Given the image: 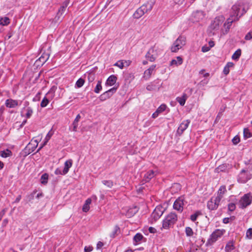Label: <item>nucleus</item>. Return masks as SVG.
Segmentation results:
<instances>
[{
    "label": "nucleus",
    "instance_id": "f257e3e1",
    "mask_svg": "<svg viewBox=\"0 0 252 252\" xmlns=\"http://www.w3.org/2000/svg\"><path fill=\"white\" fill-rule=\"evenodd\" d=\"M246 12L244 7H243V2L242 1H238L234 5L231 9V12L229 18L227 19L226 22L224 24L223 27L224 31L222 30L221 32L223 34H226L229 31L232 23L237 21L239 18Z\"/></svg>",
    "mask_w": 252,
    "mask_h": 252
},
{
    "label": "nucleus",
    "instance_id": "f03ea898",
    "mask_svg": "<svg viewBox=\"0 0 252 252\" xmlns=\"http://www.w3.org/2000/svg\"><path fill=\"white\" fill-rule=\"evenodd\" d=\"M154 4V2H147L138 8L133 14V17L135 19H139L145 13L151 11Z\"/></svg>",
    "mask_w": 252,
    "mask_h": 252
},
{
    "label": "nucleus",
    "instance_id": "7ed1b4c3",
    "mask_svg": "<svg viewBox=\"0 0 252 252\" xmlns=\"http://www.w3.org/2000/svg\"><path fill=\"white\" fill-rule=\"evenodd\" d=\"M177 220V216L175 213H170L162 221V227L167 229L173 226Z\"/></svg>",
    "mask_w": 252,
    "mask_h": 252
},
{
    "label": "nucleus",
    "instance_id": "20e7f679",
    "mask_svg": "<svg viewBox=\"0 0 252 252\" xmlns=\"http://www.w3.org/2000/svg\"><path fill=\"white\" fill-rule=\"evenodd\" d=\"M186 43V38L183 35H180L173 42L171 47V51L173 53L177 52L182 49Z\"/></svg>",
    "mask_w": 252,
    "mask_h": 252
},
{
    "label": "nucleus",
    "instance_id": "39448f33",
    "mask_svg": "<svg viewBox=\"0 0 252 252\" xmlns=\"http://www.w3.org/2000/svg\"><path fill=\"white\" fill-rule=\"evenodd\" d=\"M252 178V174L244 169L241 170L238 177V181L240 183H245Z\"/></svg>",
    "mask_w": 252,
    "mask_h": 252
},
{
    "label": "nucleus",
    "instance_id": "423d86ee",
    "mask_svg": "<svg viewBox=\"0 0 252 252\" xmlns=\"http://www.w3.org/2000/svg\"><path fill=\"white\" fill-rule=\"evenodd\" d=\"M220 195L217 196L212 197L210 201L208 202L207 207L210 210L216 209L220 203Z\"/></svg>",
    "mask_w": 252,
    "mask_h": 252
},
{
    "label": "nucleus",
    "instance_id": "0eeeda50",
    "mask_svg": "<svg viewBox=\"0 0 252 252\" xmlns=\"http://www.w3.org/2000/svg\"><path fill=\"white\" fill-rule=\"evenodd\" d=\"M158 48L156 46L151 48L146 55V59L150 62H154L158 56Z\"/></svg>",
    "mask_w": 252,
    "mask_h": 252
},
{
    "label": "nucleus",
    "instance_id": "6e6552de",
    "mask_svg": "<svg viewBox=\"0 0 252 252\" xmlns=\"http://www.w3.org/2000/svg\"><path fill=\"white\" fill-rule=\"evenodd\" d=\"M252 201V196L251 193L245 194L240 199V204L242 208H244L250 205Z\"/></svg>",
    "mask_w": 252,
    "mask_h": 252
},
{
    "label": "nucleus",
    "instance_id": "1a4fd4ad",
    "mask_svg": "<svg viewBox=\"0 0 252 252\" xmlns=\"http://www.w3.org/2000/svg\"><path fill=\"white\" fill-rule=\"evenodd\" d=\"M205 15L203 11L196 10L192 13L191 19L193 22H198L203 20Z\"/></svg>",
    "mask_w": 252,
    "mask_h": 252
},
{
    "label": "nucleus",
    "instance_id": "9d476101",
    "mask_svg": "<svg viewBox=\"0 0 252 252\" xmlns=\"http://www.w3.org/2000/svg\"><path fill=\"white\" fill-rule=\"evenodd\" d=\"M184 205V198L183 196H181L177 199L174 202L173 208L174 209L179 212H182Z\"/></svg>",
    "mask_w": 252,
    "mask_h": 252
},
{
    "label": "nucleus",
    "instance_id": "9b49d317",
    "mask_svg": "<svg viewBox=\"0 0 252 252\" xmlns=\"http://www.w3.org/2000/svg\"><path fill=\"white\" fill-rule=\"evenodd\" d=\"M116 90L117 88L114 87L105 92L100 95V100L102 101H103L109 98L116 92Z\"/></svg>",
    "mask_w": 252,
    "mask_h": 252
},
{
    "label": "nucleus",
    "instance_id": "f8f14e48",
    "mask_svg": "<svg viewBox=\"0 0 252 252\" xmlns=\"http://www.w3.org/2000/svg\"><path fill=\"white\" fill-rule=\"evenodd\" d=\"M54 94V92H53L52 89H51L46 94L45 97L42 100L41 103H40V106L41 107H45L48 104V103L49 102V99L50 98L49 95H50V94H51V96L50 98H51V99H52L54 96V94Z\"/></svg>",
    "mask_w": 252,
    "mask_h": 252
},
{
    "label": "nucleus",
    "instance_id": "ddd939ff",
    "mask_svg": "<svg viewBox=\"0 0 252 252\" xmlns=\"http://www.w3.org/2000/svg\"><path fill=\"white\" fill-rule=\"evenodd\" d=\"M189 124L190 121L189 120L183 121L180 125L177 130V133L180 135H181L189 126Z\"/></svg>",
    "mask_w": 252,
    "mask_h": 252
},
{
    "label": "nucleus",
    "instance_id": "4468645a",
    "mask_svg": "<svg viewBox=\"0 0 252 252\" xmlns=\"http://www.w3.org/2000/svg\"><path fill=\"white\" fill-rule=\"evenodd\" d=\"M220 236V231L219 230H217L214 231L210 236V238L208 239L207 244H212L216 242L217 239Z\"/></svg>",
    "mask_w": 252,
    "mask_h": 252
},
{
    "label": "nucleus",
    "instance_id": "2eb2a0df",
    "mask_svg": "<svg viewBox=\"0 0 252 252\" xmlns=\"http://www.w3.org/2000/svg\"><path fill=\"white\" fill-rule=\"evenodd\" d=\"M163 214V211L160 207H157L152 214V217L155 221L158 220Z\"/></svg>",
    "mask_w": 252,
    "mask_h": 252
},
{
    "label": "nucleus",
    "instance_id": "dca6fc26",
    "mask_svg": "<svg viewBox=\"0 0 252 252\" xmlns=\"http://www.w3.org/2000/svg\"><path fill=\"white\" fill-rule=\"evenodd\" d=\"M156 67V65H155V64L152 65L148 69H147V70H146L144 71V75H143V78L145 80H148L150 78L152 74L154 71Z\"/></svg>",
    "mask_w": 252,
    "mask_h": 252
},
{
    "label": "nucleus",
    "instance_id": "f3484780",
    "mask_svg": "<svg viewBox=\"0 0 252 252\" xmlns=\"http://www.w3.org/2000/svg\"><path fill=\"white\" fill-rule=\"evenodd\" d=\"M5 106L9 108H14L19 105V101L17 100L8 99L5 102Z\"/></svg>",
    "mask_w": 252,
    "mask_h": 252
},
{
    "label": "nucleus",
    "instance_id": "a211bd4d",
    "mask_svg": "<svg viewBox=\"0 0 252 252\" xmlns=\"http://www.w3.org/2000/svg\"><path fill=\"white\" fill-rule=\"evenodd\" d=\"M220 19L219 17H216L210 25V28L213 30L217 31L220 29Z\"/></svg>",
    "mask_w": 252,
    "mask_h": 252
},
{
    "label": "nucleus",
    "instance_id": "6ab92c4d",
    "mask_svg": "<svg viewBox=\"0 0 252 252\" xmlns=\"http://www.w3.org/2000/svg\"><path fill=\"white\" fill-rule=\"evenodd\" d=\"M183 63V59L180 56H178L176 59H172L170 63V66H178Z\"/></svg>",
    "mask_w": 252,
    "mask_h": 252
},
{
    "label": "nucleus",
    "instance_id": "aec40b11",
    "mask_svg": "<svg viewBox=\"0 0 252 252\" xmlns=\"http://www.w3.org/2000/svg\"><path fill=\"white\" fill-rule=\"evenodd\" d=\"M166 106L165 104L160 105L157 110L152 114V118L154 119L158 117L159 114L165 110Z\"/></svg>",
    "mask_w": 252,
    "mask_h": 252
},
{
    "label": "nucleus",
    "instance_id": "412c9836",
    "mask_svg": "<svg viewBox=\"0 0 252 252\" xmlns=\"http://www.w3.org/2000/svg\"><path fill=\"white\" fill-rule=\"evenodd\" d=\"M72 160L71 159L66 161L64 163V167L61 173L62 175H65L69 171V168L72 166Z\"/></svg>",
    "mask_w": 252,
    "mask_h": 252
},
{
    "label": "nucleus",
    "instance_id": "4be33fe9",
    "mask_svg": "<svg viewBox=\"0 0 252 252\" xmlns=\"http://www.w3.org/2000/svg\"><path fill=\"white\" fill-rule=\"evenodd\" d=\"M117 79V78L115 75H112L110 76L106 80L105 85L108 86L114 85L116 83Z\"/></svg>",
    "mask_w": 252,
    "mask_h": 252
},
{
    "label": "nucleus",
    "instance_id": "5701e85b",
    "mask_svg": "<svg viewBox=\"0 0 252 252\" xmlns=\"http://www.w3.org/2000/svg\"><path fill=\"white\" fill-rule=\"evenodd\" d=\"M53 134V132L52 131V130H50L48 132V133L47 134V135L45 138L44 143L41 145V146L38 149V151L39 150H40L41 148H42L43 146H44L45 145H46V144L47 143L48 141L50 140V139L51 138V137H52Z\"/></svg>",
    "mask_w": 252,
    "mask_h": 252
},
{
    "label": "nucleus",
    "instance_id": "b1692460",
    "mask_svg": "<svg viewBox=\"0 0 252 252\" xmlns=\"http://www.w3.org/2000/svg\"><path fill=\"white\" fill-rule=\"evenodd\" d=\"M137 211H138L137 208L136 207H134L133 208L129 209L127 211L126 215L128 218H130V217H132L134 215H135L136 213V212H137Z\"/></svg>",
    "mask_w": 252,
    "mask_h": 252
},
{
    "label": "nucleus",
    "instance_id": "393cba45",
    "mask_svg": "<svg viewBox=\"0 0 252 252\" xmlns=\"http://www.w3.org/2000/svg\"><path fill=\"white\" fill-rule=\"evenodd\" d=\"M92 203V199L90 198H88L83 206L82 210L84 212H87L90 209V205Z\"/></svg>",
    "mask_w": 252,
    "mask_h": 252
},
{
    "label": "nucleus",
    "instance_id": "a878e982",
    "mask_svg": "<svg viewBox=\"0 0 252 252\" xmlns=\"http://www.w3.org/2000/svg\"><path fill=\"white\" fill-rule=\"evenodd\" d=\"M187 99V95L185 94H184L181 97H177L176 98L177 101L181 106H184L185 105Z\"/></svg>",
    "mask_w": 252,
    "mask_h": 252
},
{
    "label": "nucleus",
    "instance_id": "bb28decb",
    "mask_svg": "<svg viewBox=\"0 0 252 252\" xmlns=\"http://www.w3.org/2000/svg\"><path fill=\"white\" fill-rule=\"evenodd\" d=\"M81 119V116L79 114H78L76 117L75 120H74L72 125H73V129L72 130L73 131H76L77 127L78 126V122Z\"/></svg>",
    "mask_w": 252,
    "mask_h": 252
},
{
    "label": "nucleus",
    "instance_id": "cd10ccee",
    "mask_svg": "<svg viewBox=\"0 0 252 252\" xmlns=\"http://www.w3.org/2000/svg\"><path fill=\"white\" fill-rule=\"evenodd\" d=\"M67 7V4H66L65 5L62 6L58 10V12L57 13V15L56 19L57 18V20L59 21L60 20V17H61L63 14L64 13L66 7Z\"/></svg>",
    "mask_w": 252,
    "mask_h": 252
},
{
    "label": "nucleus",
    "instance_id": "c85d7f7f",
    "mask_svg": "<svg viewBox=\"0 0 252 252\" xmlns=\"http://www.w3.org/2000/svg\"><path fill=\"white\" fill-rule=\"evenodd\" d=\"M155 176V172L153 170H150L145 174L144 180L146 182H148L150 179Z\"/></svg>",
    "mask_w": 252,
    "mask_h": 252
},
{
    "label": "nucleus",
    "instance_id": "c756f323",
    "mask_svg": "<svg viewBox=\"0 0 252 252\" xmlns=\"http://www.w3.org/2000/svg\"><path fill=\"white\" fill-rule=\"evenodd\" d=\"M12 155L11 151L9 149H6L5 150L0 151V156L2 158H7L10 157Z\"/></svg>",
    "mask_w": 252,
    "mask_h": 252
},
{
    "label": "nucleus",
    "instance_id": "7c9ffc66",
    "mask_svg": "<svg viewBox=\"0 0 252 252\" xmlns=\"http://www.w3.org/2000/svg\"><path fill=\"white\" fill-rule=\"evenodd\" d=\"M234 66V63L232 62H229L224 66L223 70V72L224 74L227 75L229 72V68L232 67Z\"/></svg>",
    "mask_w": 252,
    "mask_h": 252
},
{
    "label": "nucleus",
    "instance_id": "2f4dec72",
    "mask_svg": "<svg viewBox=\"0 0 252 252\" xmlns=\"http://www.w3.org/2000/svg\"><path fill=\"white\" fill-rule=\"evenodd\" d=\"M241 55V50L239 49L237 50L232 56V59L233 60L237 61Z\"/></svg>",
    "mask_w": 252,
    "mask_h": 252
},
{
    "label": "nucleus",
    "instance_id": "473e14b6",
    "mask_svg": "<svg viewBox=\"0 0 252 252\" xmlns=\"http://www.w3.org/2000/svg\"><path fill=\"white\" fill-rule=\"evenodd\" d=\"M243 134L245 139H247L252 137V133L250 132L248 128H244Z\"/></svg>",
    "mask_w": 252,
    "mask_h": 252
},
{
    "label": "nucleus",
    "instance_id": "72a5a7b5",
    "mask_svg": "<svg viewBox=\"0 0 252 252\" xmlns=\"http://www.w3.org/2000/svg\"><path fill=\"white\" fill-rule=\"evenodd\" d=\"M234 248L233 243L232 241L228 242L225 246V251L227 252H230Z\"/></svg>",
    "mask_w": 252,
    "mask_h": 252
},
{
    "label": "nucleus",
    "instance_id": "f704fd0d",
    "mask_svg": "<svg viewBox=\"0 0 252 252\" xmlns=\"http://www.w3.org/2000/svg\"><path fill=\"white\" fill-rule=\"evenodd\" d=\"M10 23L9 19L7 17L1 18L0 19V25L2 26H6Z\"/></svg>",
    "mask_w": 252,
    "mask_h": 252
},
{
    "label": "nucleus",
    "instance_id": "c9c22d12",
    "mask_svg": "<svg viewBox=\"0 0 252 252\" xmlns=\"http://www.w3.org/2000/svg\"><path fill=\"white\" fill-rule=\"evenodd\" d=\"M25 110L26 111V113L25 114L26 117L27 119L31 118L33 113L32 109L30 107H28L27 108H26Z\"/></svg>",
    "mask_w": 252,
    "mask_h": 252
},
{
    "label": "nucleus",
    "instance_id": "e433bc0d",
    "mask_svg": "<svg viewBox=\"0 0 252 252\" xmlns=\"http://www.w3.org/2000/svg\"><path fill=\"white\" fill-rule=\"evenodd\" d=\"M101 90H102L101 81H98L96 86L94 90V92L96 94H98Z\"/></svg>",
    "mask_w": 252,
    "mask_h": 252
},
{
    "label": "nucleus",
    "instance_id": "4c0bfd02",
    "mask_svg": "<svg viewBox=\"0 0 252 252\" xmlns=\"http://www.w3.org/2000/svg\"><path fill=\"white\" fill-rule=\"evenodd\" d=\"M48 175L46 173L43 174L41 177V183L42 184L45 185L48 182Z\"/></svg>",
    "mask_w": 252,
    "mask_h": 252
},
{
    "label": "nucleus",
    "instance_id": "58836bf2",
    "mask_svg": "<svg viewBox=\"0 0 252 252\" xmlns=\"http://www.w3.org/2000/svg\"><path fill=\"white\" fill-rule=\"evenodd\" d=\"M186 234L188 237H191L193 235V231L190 227H186L185 228Z\"/></svg>",
    "mask_w": 252,
    "mask_h": 252
},
{
    "label": "nucleus",
    "instance_id": "ea45409f",
    "mask_svg": "<svg viewBox=\"0 0 252 252\" xmlns=\"http://www.w3.org/2000/svg\"><path fill=\"white\" fill-rule=\"evenodd\" d=\"M102 183L109 188H111L113 186V183L111 180H103Z\"/></svg>",
    "mask_w": 252,
    "mask_h": 252
},
{
    "label": "nucleus",
    "instance_id": "a19ab883",
    "mask_svg": "<svg viewBox=\"0 0 252 252\" xmlns=\"http://www.w3.org/2000/svg\"><path fill=\"white\" fill-rule=\"evenodd\" d=\"M85 83V81L82 78H79L76 82L75 86L77 88H81L82 87Z\"/></svg>",
    "mask_w": 252,
    "mask_h": 252
},
{
    "label": "nucleus",
    "instance_id": "79ce46f5",
    "mask_svg": "<svg viewBox=\"0 0 252 252\" xmlns=\"http://www.w3.org/2000/svg\"><path fill=\"white\" fill-rule=\"evenodd\" d=\"M143 238V236L140 233H137L134 237L133 240L136 242H140Z\"/></svg>",
    "mask_w": 252,
    "mask_h": 252
},
{
    "label": "nucleus",
    "instance_id": "37998d69",
    "mask_svg": "<svg viewBox=\"0 0 252 252\" xmlns=\"http://www.w3.org/2000/svg\"><path fill=\"white\" fill-rule=\"evenodd\" d=\"M114 65L118 66L121 69H123L125 66L124 61H119L114 64Z\"/></svg>",
    "mask_w": 252,
    "mask_h": 252
},
{
    "label": "nucleus",
    "instance_id": "c03bdc74",
    "mask_svg": "<svg viewBox=\"0 0 252 252\" xmlns=\"http://www.w3.org/2000/svg\"><path fill=\"white\" fill-rule=\"evenodd\" d=\"M49 58V55L48 54H45L44 55H42L39 59V61L42 62L43 63H44L47 61V60Z\"/></svg>",
    "mask_w": 252,
    "mask_h": 252
},
{
    "label": "nucleus",
    "instance_id": "a18cd8bd",
    "mask_svg": "<svg viewBox=\"0 0 252 252\" xmlns=\"http://www.w3.org/2000/svg\"><path fill=\"white\" fill-rule=\"evenodd\" d=\"M240 141V138L239 136H235L232 140V142L233 144L236 145L238 144Z\"/></svg>",
    "mask_w": 252,
    "mask_h": 252
},
{
    "label": "nucleus",
    "instance_id": "49530a36",
    "mask_svg": "<svg viewBox=\"0 0 252 252\" xmlns=\"http://www.w3.org/2000/svg\"><path fill=\"white\" fill-rule=\"evenodd\" d=\"M246 237L250 239L252 238V228H250L247 230L246 232Z\"/></svg>",
    "mask_w": 252,
    "mask_h": 252
},
{
    "label": "nucleus",
    "instance_id": "de8ad7c7",
    "mask_svg": "<svg viewBox=\"0 0 252 252\" xmlns=\"http://www.w3.org/2000/svg\"><path fill=\"white\" fill-rule=\"evenodd\" d=\"M95 78V75L93 73H89L88 76V79L89 82H93Z\"/></svg>",
    "mask_w": 252,
    "mask_h": 252
},
{
    "label": "nucleus",
    "instance_id": "09e8293b",
    "mask_svg": "<svg viewBox=\"0 0 252 252\" xmlns=\"http://www.w3.org/2000/svg\"><path fill=\"white\" fill-rule=\"evenodd\" d=\"M146 89L148 91H152L156 90V88L154 85L151 84L147 85Z\"/></svg>",
    "mask_w": 252,
    "mask_h": 252
},
{
    "label": "nucleus",
    "instance_id": "8fccbe9b",
    "mask_svg": "<svg viewBox=\"0 0 252 252\" xmlns=\"http://www.w3.org/2000/svg\"><path fill=\"white\" fill-rule=\"evenodd\" d=\"M228 209L230 211H233L235 209V205L234 203H229L228 205Z\"/></svg>",
    "mask_w": 252,
    "mask_h": 252
},
{
    "label": "nucleus",
    "instance_id": "3c124183",
    "mask_svg": "<svg viewBox=\"0 0 252 252\" xmlns=\"http://www.w3.org/2000/svg\"><path fill=\"white\" fill-rule=\"evenodd\" d=\"M210 47L207 45H205L202 47L201 50L203 52H206L209 51L210 50Z\"/></svg>",
    "mask_w": 252,
    "mask_h": 252
},
{
    "label": "nucleus",
    "instance_id": "603ef678",
    "mask_svg": "<svg viewBox=\"0 0 252 252\" xmlns=\"http://www.w3.org/2000/svg\"><path fill=\"white\" fill-rule=\"evenodd\" d=\"M252 38V31L248 32L245 36V39L249 40Z\"/></svg>",
    "mask_w": 252,
    "mask_h": 252
},
{
    "label": "nucleus",
    "instance_id": "864d4df0",
    "mask_svg": "<svg viewBox=\"0 0 252 252\" xmlns=\"http://www.w3.org/2000/svg\"><path fill=\"white\" fill-rule=\"evenodd\" d=\"M197 217V214H192L190 216V220L192 221H194L195 220H196Z\"/></svg>",
    "mask_w": 252,
    "mask_h": 252
},
{
    "label": "nucleus",
    "instance_id": "5fc2aeb1",
    "mask_svg": "<svg viewBox=\"0 0 252 252\" xmlns=\"http://www.w3.org/2000/svg\"><path fill=\"white\" fill-rule=\"evenodd\" d=\"M93 250V247H85L84 249V252H90Z\"/></svg>",
    "mask_w": 252,
    "mask_h": 252
},
{
    "label": "nucleus",
    "instance_id": "6e6d98bb",
    "mask_svg": "<svg viewBox=\"0 0 252 252\" xmlns=\"http://www.w3.org/2000/svg\"><path fill=\"white\" fill-rule=\"evenodd\" d=\"M149 231L151 233H155L157 232L156 229L153 227H150L149 228Z\"/></svg>",
    "mask_w": 252,
    "mask_h": 252
},
{
    "label": "nucleus",
    "instance_id": "4d7b16f0",
    "mask_svg": "<svg viewBox=\"0 0 252 252\" xmlns=\"http://www.w3.org/2000/svg\"><path fill=\"white\" fill-rule=\"evenodd\" d=\"M103 246V244L101 242H98L97 244V249H99Z\"/></svg>",
    "mask_w": 252,
    "mask_h": 252
},
{
    "label": "nucleus",
    "instance_id": "13d9d810",
    "mask_svg": "<svg viewBox=\"0 0 252 252\" xmlns=\"http://www.w3.org/2000/svg\"><path fill=\"white\" fill-rule=\"evenodd\" d=\"M5 214V211L4 210H2L0 212V220L2 219V217Z\"/></svg>",
    "mask_w": 252,
    "mask_h": 252
},
{
    "label": "nucleus",
    "instance_id": "bf43d9fd",
    "mask_svg": "<svg viewBox=\"0 0 252 252\" xmlns=\"http://www.w3.org/2000/svg\"><path fill=\"white\" fill-rule=\"evenodd\" d=\"M230 218H225L223 219V222L224 223H227L229 222V220Z\"/></svg>",
    "mask_w": 252,
    "mask_h": 252
},
{
    "label": "nucleus",
    "instance_id": "052dcab7",
    "mask_svg": "<svg viewBox=\"0 0 252 252\" xmlns=\"http://www.w3.org/2000/svg\"><path fill=\"white\" fill-rule=\"evenodd\" d=\"M177 4H182L184 2V0H173Z\"/></svg>",
    "mask_w": 252,
    "mask_h": 252
},
{
    "label": "nucleus",
    "instance_id": "680f3d73",
    "mask_svg": "<svg viewBox=\"0 0 252 252\" xmlns=\"http://www.w3.org/2000/svg\"><path fill=\"white\" fill-rule=\"evenodd\" d=\"M8 222V219H4V220H3V222H2V225H3V226H6V224H7Z\"/></svg>",
    "mask_w": 252,
    "mask_h": 252
},
{
    "label": "nucleus",
    "instance_id": "e2e57ef3",
    "mask_svg": "<svg viewBox=\"0 0 252 252\" xmlns=\"http://www.w3.org/2000/svg\"><path fill=\"white\" fill-rule=\"evenodd\" d=\"M215 45V43L214 41H210L209 42V46L210 47V48L213 47Z\"/></svg>",
    "mask_w": 252,
    "mask_h": 252
},
{
    "label": "nucleus",
    "instance_id": "0e129e2a",
    "mask_svg": "<svg viewBox=\"0 0 252 252\" xmlns=\"http://www.w3.org/2000/svg\"><path fill=\"white\" fill-rule=\"evenodd\" d=\"M124 66H128L130 64V62L129 61H124Z\"/></svg>",
    "mask_w": 252,
    "mask_h": 252
},
{
    "label": "nucleus",
    "instance_id": "69168bd1",
    "mask_svg": "<svg viewBox=\"0 0 252 252\" xmlns=\"http://www.w3.org/2000/svg\"><path fill=\"white\" fill-rule=\"evenodd\" d=\"M21 198V195H19V196L16 198V200H15V202H19V201L20 200Z\"/></svg>",
    "mask_w": 252,
    "mask_h": 252
},
{
    "label": "nucleus",
    "instance_id": "338daca9",
    "mask_svg": "<svg viewBox=\"0 0 252 252\" xmlns=\"http://www.w3.org/2000/svg\"><path fill=\"white\" fill-rule=\"evenodd\" d=\"M3 167H4L3 163L2 161H0V170L2 169L3 168Z\"/></svg>",
    "mask_w": 252,
    "mask_h": 252
},
{
    "label": "nucleus",
    "instance_id": "774afa93",
    "mask_svg": "<svg viewBox=\"0 0 252 252\" xmlns=\"http://www.w3.org/2000/svg\"><path fill=\"white\" fill-rule=\"evenodd\" d=\"M41 196H43L42 193H38L37 194L36 198H39L40 197H41Z\"/></svg>",
    "mask_w": 252,
    "mask_h": 252
}]
</instances>
